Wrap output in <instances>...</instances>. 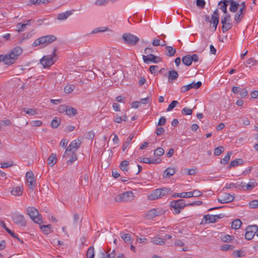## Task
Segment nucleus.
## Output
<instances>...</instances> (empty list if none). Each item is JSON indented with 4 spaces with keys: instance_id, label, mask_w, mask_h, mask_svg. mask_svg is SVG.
Listing matches in <instances>:
<instances>
[{
    "instance_id": "21",
    "label": "nucleus",
    "mask_w": 258,
    "mask_h": 258,
    "mask_svg": "<svg viewBox=\"0 0 258 258\" xmlns=\"http://www.w3.org/2000/svg\"><path fill=\"white\" fill-rule=\"evenodd\" d=\"M140 161L147 164H156L160 162V160L159 159L150 160L149 158L144 157H141Z\"/></svg>"
},
{
    "instance_id": "23",
    "label": "nucleus",
    "mask_w": 258,
    "mask_h": 258,
    "mask_svg": "<svg viewBox=\"0 0 258 258\" xmlns=\"http://www.w3.org/2000/svg\"><path fill=\"white\" fill-rule=\"evenodd\" d=\"M245 186V184L243 182H241L240 184L237 183H227L225 185L226 188H230L232 187H235V188L238 189H244V187Z\"/></svg>"
},
{
    "instance_id": "14",
    "label": "nucleus",
    "mask_w": 258,
    "mask_h": 258,
    "mask_svg": "<svg viewBox=\"0 0 258 258\" xmlns=\"http://www.w3.org/2000/svg\"><path fill=\"white\" fill-rule=\"evenodd\" d=\"M143 59L146 63H149L150 61L158 63L162 61L160 57L152 54H149L148 56L143 55Z\"/></svg>"
},
{
    "instance_id": "63",
    "label": "nucleus",
    "mask_w": 258,
    "mask_h": 258,
    "mask_svg": "<svg viewBox=\"0 0 258 258\" xmlns=\"http://www.w3.org/2000/svg\"><path fill=\"white\" fill-rule=\"evenodd\" d=\"M151 100H152V99L150 97H147L145 98H143V99H141L140 102H141V104H145L149 102H151Z\"/></svg>"
},
{
    "instance_id": "49",
    "label": "nucleus",
    "mask_w": 258,
    "mask_h": 258,
    "mask_svg": "<svg viewBox=\"0 0 258 258\" xmlns=\"http://www.w3.org/2000/svg\"><path fill=\"white\" fill-rule=\"evenodd\" d=\"M190 194L189 198L191 197H198L202 195V192L198 189H196L193 191H188Z\"/></svg>"
},
{
    "instance_id": "56",
    "label": "nucleus",
    "mask_w": 258,
    "mask_h": 258,
    "mask_svg": "<svg viewBox=\"0 0 258 258\" xmlns=\"http://www.w3.org/2000/svg\"><path fill=\"white\" fill-rule=\"evenodd\" d=\"M192 113V110L186 107H184L181 110V113L184 115H191Z\"/></svg>"
},
{
    "instance_id": "37",
    "label": "nucleus",
    "mask_w": 258,
    "mask_h": 258,
    "mask_svg": "<svg viewBox=\"0 0 258 258\" xmlns=\"http://www.w3.org/2000/svg\"><path fill=\"white\" fill-rule=\"evenodd\" d=\"M241 224H242V222H241V220L237 219L234 220L232 222L231 227L233 229H238L239 228H240Z\"/></svg>"
},
{
    "instance_id": "44",
    "label": "nucleus",
    "mask_w": 258,
    "mask_h": 258,
    "mask_svg": "<svg viewBox=\"0 0 258 258\" xmlns=\"http://www.w3.org/2000/svg\"><path fill=\"white\" fill-rule=\"evenodd\" d=\"M61 120L59 118L55 117L51 122V126L53 128H57L60 124Z\"/></svg>"
},
{
    "instance_id": "32",
    "label": "nucleus",
    "mask_w": 258,
    "mask_h": 258,
    "mask_svg": "<svg viewBox=\"0 0 258 258\" xmlns=\"http://www.w3.org/2000/svg\"><path fill=\"white\" fill-rule=\"evenodd\" d=\"M182 62L186 66H190L192 63L190 58V55L187 54L184 56L182 59Z\"/></svg>"
},
{
    "instance_id": "62",
    "label": "nucleus",
    "mask_w": 258,
    "mask_h": 258,
    "mask_svg": "<svg viewBox=\"0 0 258 258\" xmlns=\"http://www.w3.org/2000/svg\"><path fill=\"white\" fill-rule=\"evenodd\" d=\"M247 64L250 66H253L256 64V60L253 58H250L246 61Z\"/></svg>"
},
{
    "instance_id": "46",
    "label": "nucleus",
    "mask_w": 258,
    "mask_h": 258,
    "mask_svg": "<svg viewBox=\"0 0 258 258\" xmlns=\"http://www.w3.org/2000/svg\"><path fill=\"white\" fill-rule=\"evenodd\" d=\"M234 248V246L231 244H223L220 246V249L223 251H228Z\"/></svg>"
},
{
    "instance_id": "57",
    "label": "nucleus",
    "mask_w": 258,
    "mask_h": 258,
    "mask_svg": "<svg viewBox=\"0 0 258 258\" xmlns=\"http://www.w3.org/2000/svg\"><path fill=\"white\" fill-rule=\"evenodd\" d=\"M26 26L25 23H19L17 25V31L20 32L22 31L25 28Z\"/></svg>"
},
{
    "instance_id": "35",
    "label": "nucleus",
    "mask_w": 258,
    "mask_h": 258,
    "mask_svg": "<svg viewBox=\"0 0 258 258\" xmlns=\"http://www.w3.org/2000/svg\"><path fill=\"white\" fill-rule=\"evenodd\" d=\"M256 185H257V183H256L255 181H254L253 180L250 181L246 185H245V186H244L243 189H244V190L246 189L247 190H250L252 189H253L254 187H255Z\"/></svg>"
},
{
    "instance_id": "10",
    "label": "nucleus",
    "mask_w": 258,
    "mask_h": 258,
    "mask_svg": "<svg viewBox=\"0 0 258 258\" xmlns=\"http://www.w3.org/2000/svg\"><path fill=\"white\" fill-rule=\"evenodd\" d=\"M80 145L81 141L79 140L73 141L67 147L63 157H66V155H70V152H76L80 147Z\"/></svg>"
},
{
    "instance_id": "15",
    "label": "nucleus",
    "mask_w": 258,
    "mask_h": 258,
    "mask_svg": "<svg viewBox=\"0 0 258 258\" xmlns=\"http://www.w3.org/2000/svg\"><path fill=\"white\" fill-rule=\"evenodd\" d=\"M163 213V212L161 209L154 208L149 211L146 214V217L148 219H151L162 215Z\"/></svg>"
},
{
    "instance_id": "59",
    "label": "nucleus",
    "mask_w": 258,
    "mask_h": 258,
    "mask_svg": "<svg viewBox=\"0 0 258 258\" xmlns=\"http://www.w3.org/2000/svg\"><path fill=\"white\" fill-rule=\"evenodd\" d=\"M248 94L247 90L245 88L240 89L239 94L241 98H245Z\"/></svg>"
},
{
    "instance_id": "64",
    "label": "nucleus",
    "mask_w": 258,
    "mask_h": 258,
    "mask_svg": "<svg viewBox=\"0 0 258 258\" xmlns=\"http://www.w3.org/2000/svg\"><path fill=\"white\" fill-rule=\"evenodd\" d=\"M164 133V129L162 127H158L156 130V134L157 136L162 135Z\"/></svg>"
},
{
    "instance_id": "47",
    "label": "nucleus",
    "mask_w": 258,
    "mask_h": 258,
    "mask_svg": "<svg viewBox=\"0 0 258 258\" xmlns=\"http://www.w3.org/2000/svg\"><path fill=\"white\" fill-rule=\"evenodd\" d=\"M232 152H228L225 157L221 160V163L224 164H227L230 160Z\"/></svg>"
},
{
    "instance_id": "9",
    "label": "nucleus",
    "mask_w": 258,
    "mask_h": 258,
    "mask_svg": "<svg viewBox=\"0 0 258 258\" xmlns=\"http://www.w3.org/2000/svg\"><path fill=\"white\" fill-rule=\"evenodd\" d=\"M12 220L17 225L21 227H25L26 226V220L23 215L18 213H14L12 216Z\"/></svg>"
},
{
    "instance_id": "52",
    "label": "nucleus",
    "mask_w": 258,
    "mask_h": 258,
    "mask_svg": "<svg viewBox=\"0 0 258 258\" xmlns=\"http://www.w3.org/2000/svg\"><path fill=\"white\" fill-rule=\"evenodd\" d=\"M164 153V150L162 148H158L154 151V155L156 156H162Z\"/></svg>"
},
{
    "instance_id": "39",
    "label": "nucleus",
    "mask_w": 258,
    "mask_h": 258,
    "mask_svg": "<svg viewBox=\"0 0 258 258\" xmlns=\"http://www.w3.org/2000/svg\"><path fill=\"white\" fill-rule=\"evenodd\" d=\"M87 258H94V248L93 246H90L87 250L86 253Z\"/></svg>"
},
{
    "instance_id": "3",
    "label": "nucleus",
    "mask_w": 258,
    "mask_h": 258,
    "mask_svg": "<svg viewBox=\"0 0 258 258\" xmlns=\"http://www.w3.org/2000/svg\"><path fill=\"white\" fill-rule=\"evenodd\" d=\"M56 37L53 35L42 36L38 39H36L33 43L32 46L35 47L40 44H44L45 45H46L53 42L56 40Z\"/></svg>"
},
{
    "instance_id": "54",
    "label": "nucleus",
    "mask_w": 258,
    "mask_h": 258,
    "mask_svg": "<svg viewBox=\"0 0 258 258\" xmlns=\"http://www.w3.org/2000/svg\"><path fill=\"white\" fill-rule=\"evenodd\" d=\"M218 5L220 6L219 9H221L222 12L224 13V14H229L227 12V4H220Z\"/></svg>"
},
{
    "instance_id": "53",
    "label": "nucleus",
    "mask_w": 258,
    "mask_h": 258,
    "mask_svg": "<svg viewBox=\"0 0 258 258\" xmlns=\"http://www.w3.org/2000/svg\"><path fill=\"white\" fill-rule=\"evenodd\" d=\"M22 110L25 112L27 114L30 115H34L36 113L35 110L32 108H23Z\"/></svg>"
},
{
    "instance_id": "36",
    "label": "nucleus",
    "mask_w": 258,
    "mask_h": 258,
    "mask_svg": "<svg viewBox=\"0 0 258 258\" xmlns=\"http://www.w3.org/2000/svg\"><path fill=\"white\" fill-rule=\"evenodd\" d=\"M70 156V158L69 160L68 161V162L70 163V164H72L78 159L77 156L75 152H70V155H66V156Z\"/></svg>"
},
{
    "instance_id": "13",
    "label": "nucleus",
    "mask_w": 258,
    "mask_h": 258,
    "mask_svg": "<svg viewBox=\"0 0 258 258\" xmlns=\"http://www.w3.org/2000/svg\"><path fill=\"white\" fill-rule=\"evenodd\" d=\"M26 178L27 182L29 183V188L33 191L36 186L33 172L31 171H28L26 174Z\"/></svg>"
},
{
    "instance_id": "51",
    "label": "nucleus",
    "mask_w": 258,
    "mask_h": 258,
    "mask_svg": "<svg viewBox=\"0 0 258 258\" xmlns=\"http://www.w3.org/2000/svg\"><path fill=\"white\" fill-rule=\"evenodd\" d=\"M178 102L176 100H173L171 102V103L169 105L168 107L166 109L167 111H170L172 110L177 104H178Z\"/></svg>"
},
{
    "instance_id": "5",
    "label": "nucleus",
    "mask_w": 258,
    "mask_h": 258,
    "mask_svg": "<svg viewBox=\"0 0 258 258\" xmlns=\"http://www.w3.org/2000/svg\"><path fill=\"white\" fill-rule=\"evenodd\" d=\"M135 195L133 191H127L115 196L114 200L116 202H127L133 201Z\"/></svg>"
},
{
    "instance_id": "19",
    "label": "nucleus",
    "mask_w": 258,
    "mask_h": 258,
    "mask_svg": "<svg viewBox=\"0 0 258 258\" xmlns=\"http://www.w3.org/2000/svg\"><path fill=\"white\" fill-rule=\"evenodd\" d=\"M147 198L151 201H154L161 198L160 191L159 189L154 190L151 194L148 195Z\"/></svg>"
},
{
    "instance_id": "43",
    "label": "nucleus",
    "mask_w": 258,
    "mask_h": 258,
    "mask_svg": "<svg viewBox=\"0 0 258 258\" xmlns=\"http://www.w3.org/2000/svg\"><path fill=\"white\" fill-rule=\"evenodd\" d=\"M206 223H214L215 222V218L214 215H206L204 217Z\"/></svg>"
},
{
    "instance_id": "1",
    "label": "nucleus",
    "mask_w": 258,
    "mask_h": 258,
    "mask_svg": "<svg viewBox=\"0 0 258 258\" xmlns=\"http://www.w3.org/2000/svg\"><path fill=\"white\" fill-rule=\"evenodd\" d=\"M22 52L23 49L19 46L11 49L8 53L5 55L6 64L11 65L14 64Z\"/></svg>"
},
{
    "instance_id": "38",
    "label": "nucleus",
    "mask_w": 258,
    "mask_h": 258,
    "mask_svg": "<svg viewBox=\"0 0 258 258\" xmlns=\"http://www.w3.org/2000/svg\"><path fill=\"white\" fill-rule=\"evenodd\" d=\"M56 162V156L55 154H52L51 156L48 158V164L53 166Z\"/></svg>"
},
{
    "instance_id": "25",
    "label": "nucleus",
    "mask_w": 258,
    "mask_h": 258,
    "mask_svg": "<svg viewBox=\"0 0 258 258\" xmlns=\"http://www.w3.org/2000/svg\"><path fill=\"white\" fill-rule=\"evenodd\" d=\"M23 192V187L22 186H17L16 187L14 188L11 191L12 194L15 196L22 195Z\"/></svg>"
},
{
    "instance_id": "7",
    "label": "nucleus",
    "mask_w": 258,
    "mask_h": 258,
    "mask_svg": "<svg viewBox=\"0 0 258 258\" xmlns=\"http://www.w3.org/2000/svg\"><path fill=\"white\" fill-rule=\"evenodd\" d=\"M122 39L126 44L134 46L139 42V38L131 33H125L122 35Z\"/></svg>"
},
{
    "instance_id": "55",
    "label": "nucleus",
    "mask_w": 258,
    "mask_h": 258,
    "mask_svg": "<svg viewBox=\"0 0 258 258\" xmlns=\"http://www.w3.org/2000/svg\"><path fill=\"white\" fill-rule=\"evenodd\" d=\"M249 207L250 208H258V200H253L249 203Z\"/></svg>"
},
{
    "instance_id": "8",
    "label": "nucleus",
    "mask_w": 258,
    "mask_h": 258,
    "mask_svg": "<svg viewBox=\"0 0 258 258\" xmlns=\"http://www.w3.org/2000/svg\"><path fill=\"white\" fill-rule=\"evenodd\" d=\"M231 19L229 14H224L222 17L221 23L222 26V31L223 32H226L230 29L232 27V24L231 23Z\"/></svg>"
},
{
    "instance_id": "2",
    "label": "nucleus",
    "mask_w": 258,
    "mask_h": 258,
    "mask_svg": "<svg viewBox=\"0 0 258 258\" xmlns=\"http://www.w3.org/2000/svg\"><path fill=\"white\" fill-rule=\"evenodd\" d=\"M56 50V48H54L51 55H45L40 59V62L44 68H49L55 62L57 59Z\"/></svg>"
},
{
    "instance_id": "45",
    "label": "nucleus",
    "mask_w": 258,
    "mask_h": 258,
    "mask_svg": "<svg viewBox=\"0 0 258 258\" xmlns=\"http://www.w3.org/2000/svg\"><path fill=\"white\" fill-rule=\"evenodd\" d=\"M121 237L125 242L127 243H131L132 242L131 236L130 234H122Z\"/></svg>"
},
{
    "instance_id": "33",
    "label": "nucleus",
    "mask_w": 258,
    "mask_h": 258,
    "mask_svg": "<svg viewBox=\"0 0 258 258\" xmlns=\"http://www.w3.org/2000/svg\"><path fill=\"white\" fill-rule=\"evenodd\" d=\"M166 49L167 50L166 55L168 56H172L176 52V49L173 48L172 46H167L166 47Z\"/></svg>"
},
{
    "instance_id": "29",
    "label": "nucleus",
    "mask_w": 258,
    "mask_h": 258,
    "mask_svg": "<svg viewBox=\"0 0 258 258\" xmlns=\"http://www.w3.org/2000/svg\"><path fill=\"white\" fill-rule=\"evenodd\" d=\"M72 14V11H67L65 13H61L58 15L57 19L61 21L67 19L69 16Z\"/></svg>"
},
{
    "instance_id": "50",
    "label": "nucleus",
    "mask_w": 258,
    "mask_h": 258,
    "mask_svg": "<svg viewBox=\"0 0 258 258\" xmlns=\"http://www.w3.org/2000/svg\"><path fill=\"white\" fill-rule=\"evenodd\" d=\"M75 86L74 85H68L64 88V92L66 93H70L75 89Z\"/></svg>"
},
{
    "instance_id": "6",
    "label": "nucleus",
    "mask_w": 258,
    "mask_h": 258,
    "mask_svg": "<svg viewBox=\"0 0 258 258\" xmlns=\"http://www.w3.org/2000/svg\"><path fill=\"white\" fill-rule=\"evenodd\" d=\"M27 212L31 219L34 222L39 224L42 222L41 215H39L38 211L34 207H29L27 208Z\"/></svg>"
},
{
    "instance_id": "48",
    "label": "nucleus",
    "mask_w": 258,
    "mask_h": 258,
    "mask_svg": "<svg viewBox=\"0 0 258 258\" xmlns=\"http://www.w3.org/2000/svg\"><path fill=\"white\" fill-rule=\"evenodd\" d=\"M224 151V148L223 146H219L216 148L214 151V154L215 156H218L220 155Z\"/></svg>"
},
{
    "instance_id": "27",
    "label": "nucleus",
    "mask_w": 258,
    "mask_h": 258,
    "mask_svg": "<svg viewBox=\"0 0 258 258\" xmlns=\"http://www.w3.org/2000/svg\"><path fill=\"white\" fill-rule=\"evenodd\" d=\"M66 113L69 116H74L77 113V110L72 107L68 106L65 109Z\"/></svg>"
},
{
    "instance_id": "61",
    "label": "nucleus",
    "mask_w": 258,
    "mask_h": 258,
    "mask_svg": "<svg viewBox=\"0 0 258 258\" xmlns=\"http://www.w3.org/2000/svg\"><path fill=\"white\" fill-rule=\"evenodd\" d=\"M196 4L199 7L203 9L205 7L206 3L204 0H197Z\"/></svg>"
},
{
    "instance_id": "18",
    "label": "nucleus",
    "mask_w": 258,
    "mask_h": 258,
    "mask_svg": "<svg viewBox=\"0 0 258 258\" xmlns=\"http://www.w3.org/2000/svg\"><path fill=\"white\" fill-rule=\"evenodd\" d=\"M211 20L213 23V27L214 28V30H216L219 21V14L217 9L214 11Z\"/></svg>"
},
{
    "instance_id": "58",
    "label": "nucleus",
    "mask_w": 258,
    "mask_h": 258,
    "mask_svg": "<svg viewBox=\"0 0 258 258\" xmlns=\"http://www.w3.org/2000/svg\"><path fill=\"white\" fill-rule=\"evenodd\" d=\"M14 165L12 161L10 162H4L1 163V167L2 168H8Z\"/></svg>"
},
{
    "instance_id": "22",
    "label": "nucleus",
    "mask_w": 258,
    "mask_h": 258,
    "mask_svg": "<svg viewBox=\"0 0 258 258\" xmlns=\"http://www.w3.org/2000/svg\"><path fill=\"white\" fill-rule=\"evenodd\" d=\"M175 173V169L174 168L168 167L163 172V177L164 178H169L171 176L174 175Z\"/></svg>"
},
{
    "instance_id": "28",
    "label": "nucleus",
    "mask_w": 258,
    "mask_h": 258,
    "mask_svg": "<svg viewBox=\"0 0 258 258\" xmlns=\"http://www.w3.org/2000/svg\"><path fill=\"white\" fill-rule=\"evenodd\" d=\"M49 3L48 0H30L28 3L29 5H39L41 4H46Z\"/></svg>"
},
{
    "instance_id": "4",
    "label": "nucleus",
    "mask_w": 258,
    "mask_h": 258,
    "mask_svg": "<svg viewBox=\"0 0 258 258\" xmlns=\"http://www.w3.org/2000/svg\"><path fill=\"white\" fill-rule=\"evenodd\" d=\"M169 205L171 208L174 209L173 213L175 214H178L180 213L181 210L186 206H187V204L185 203L184 200L179 199L178 200L171 201Z\"/></svg>"
},
{
    "instance_id": "34",
    "label": "nucleus",
    "mask_w": 258,
    "mask_h": 258,
    "mask_svg": "<svg viewBox=\"0 0 258 258\" xmlns=\"http://www.w3.org/2000/svg\"><path fill=\"white\" fill-rule=\"evenodd\" d=\"M159 189L161 192V198L170 194L172 192L171 189L169 188L163 187L162 188H159Z\"/></svg>"
},
{
    "instance_id": "31",
    "label": "nucleus",
    "mask_w": 258,
    "mask_h": 258,
    "mask_svg": "<svg viewBox=\"0 0 258 258\" xmlns=\"http://www.w3.org/2000/svg\"><path fill=\"white\" fill-rule=\"evenodd\" d=\"M243 163V161L241 159H235L232 161L229 165V168H230L232 167H236L239 165H242Z\"/></svg>"
},
{
    "instance_id": "11",
    "label": "nucleus",
    "mask_w": 258,
    "mask_h": 258,
    "mask_svg": "<svg viewBox=\"0 0 258 258\" xmlns=\"http://www.w3.org/2000/svg\"><path fill=\"white\" fill-rule=\"evenodd\" d=\"M258 230V227L256 225H251L248 226L246 228V231L245 234V237L247 240H251L252 239L255 233Z\"/></svg>"
},
{
    "instance_id": "42",
    "label": "nucleus",
    "mask_w": 258,
    "mask_h": 258,
    "mask_svg": "<svg viewBox=\"0 0 258 258\" xmlns=\"http://www.w3.org/2000/svg\"><path fill=\"white\" fill-rule=\"evenodd\" d=\"M40 228L46 234H48L50 233V229L52 228V226L50 224L46 225H44L41 226Z\"/></svg>"
},
{
    "instance_id": "17",
    "label": "nucleus",
    "mask_w": 258,
    "mask_h": 258,
    "mask_svg": "<svg viewBox=\"0 0 258 258\" xmlns=\"http://www.w3.org/2000/svg\"><path fill=\"white\" fill-rule=\"evenodd\" d=\"M240 5L241 6V8L239 9L238 13L235 14L234 17L235 21L237 23H238L241 21L242 18V15H243V11L246 8L245 3L244 2H242Z\"/></svg>"
},
{
    "instance_id": "60",
    "label": "nucleus",
    "mask_w": 258,
    "mask_h": 258,
    "mask_svg": "<svg viewBox=\"0 0 258 258\" xmlns=\"http://www.w3.org/2000/svg\"><path fill=\"white\" fill-rule=\"evenodd\" d=\"M232 236L229 235H226L221 237V240L225 242H229L232 240Z\"/></svg>"
},
{
    "instance_id": "26",
    "label": "nucleus",
    "mask_w": 258,
    "mask_h": 258,
    "mask_svg": "<svg viewBox=\"0 0 258 258\" xmlns=\"http://www.w3.org/2000/svg\"><path fill=\"white\" fill-rule=\"evenodd\" d=\"M178 77L177 72L174 70H171L168 73V81L171 82L173 80H176Z\"/></svg>"
},
{
    "instance_id": "20",
    "label": "nucleus",
    "mask_w": 258,
    "mask_h": 258,
    "mask_svg": "<svg viewBox=\"0 0 258 258\" xmlns=\"http://www.w3.org/2000/svg\"><path fill=\"white\" fill-rule=\"evenodd\" d=\"M230 4L229 10L232 13H235L238 10L240 4L235 1H229Z\"/></svg>"
},
{
    "instance_id": "30",
    "label": "nucleus",
    "mask_w": 258,
    "mask_h": 258,
    "mask_svg": "<svg viewBox=\"0 0 258 258\" xmlns=\"http://www.w3.org/2000/svg\"><path fill=\"white\" fill-rule=\"evenodd\" d=\"M134 137V135L132 134H131L129 137H128L125 141L124 144L122 145V151H124L125 149L128 147V146L130 145V144L131 143L132 140L133 139Z\"/></svg>"
},
{
    "instance_id": "40",
    "label": "nucleus",
    "mask_w": 258,
    "mask_h": 258,
    "mask_svg": "<svg viewBox=\"0 0 258 258\" xmlns=\"http://www.w3.org/2000/svg\"><path fill=\"white\" fill-rule=\"evenodd\" d=\"M152 242L154 244L158 245H163L165 243L164 239L158 237H155L153 238H152Z\"/></svg>"
},
{
    "instance_id": "12",
    "label": "nucleus",
    "mask_w": 258,
    "mask_h": 258,
    "mask_svg": "<svg viewBox=\"0 0 258 258\" xmlns=\"http://www.w3.org/2000/svg\"><path fill=\"white\" fill-rule=\"evenodd\" d=\"M202 85V83L201 81H198L197 83L193 82L189 84L181 87L180 88V92L182 93H185L192 88L197 89H199Z\"/></svg>"
},
{
    "instance_id": "16",
    "label": "nucleus",
    "mask_w": 258,
    "mask_h": 258,
    "mask_svg": "<svg viewBox=\"0 0 258 258\" xmlns=\"http://www.w3.org/2000/svg\"><path fill=\"white\" fill-rule=\"evenodd\" d=\"M235 197L233 195H230L228 193H224L220 198L218 199V201L222 204H225L233 201Z\"/></svg>"
},
{
    "instance_id": "41",
    "label": "nucleus",
    "mask_w": 258,
    "mask_h": 258,
    "mask_svg": "<svg viewBox=\"0 0 258 258\" xmlns=\"http://www.w3.org/2000/svg\"><path fill=\"white\" fill-rule=\"evenodd\" d=\"M190 194L188 192H183L181 193L174 194L172 197L175 198L176 197H180L181 198H188L190 197Z\"/></svg>"
},
{
    "instance_id": "24",
    "label": "nucleus",
    "mask_w": 258,
    "mask_h": 258,
    "mask_svg": "<svg viewBox=\"0 0 258 258\" xmlns=\"http://www.w3.org/2000/svg\"><path fill=\"white\" fill-rule=\"evenodd\" d=\"M129 162L126 160L122 161L119 165L120 169L126 175L128 170Z\"/></svg>"
}]
</instances>
